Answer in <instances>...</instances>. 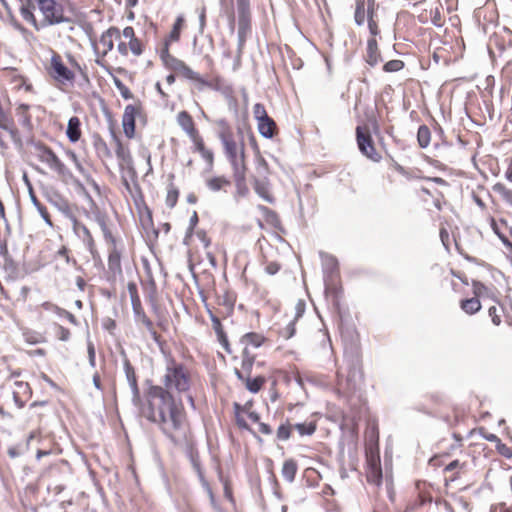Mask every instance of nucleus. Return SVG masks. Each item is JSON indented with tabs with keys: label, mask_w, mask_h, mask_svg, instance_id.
<instances>
[{
	"label": "nucleus",
	"mask_w": 512,
	"mask_h": 512,
	"mask_svg": "<svg viewBox=\"0 0 512 512\" xmlns=\"http://www.w3.org/2000/svg\"><path fill=\"white\" fill-rule=\"evenodd\" d=\"M37 151L38 159L42 163L46 164L52 171L57 173L62 179L67 180L73 177L71 171L50 147L40 145L37 147Z\"/></svg>",
	"instance_id": "1a4fd4ad"
},
{
	"label": "nucleus",
	"mask_w": 512,
	"mask_h": 512,
	"mask_svg": "<svg viewBox=\"0 0 512 512\" xmlns=\"http://www.w3.org/2000/svg\"><path fill=\"white\" fill-rule=\"evenodd\" d=\"M356 140L360 152L373 162H380L381 154L377 151L375 143L367 126H357Z\"/></svg>",
	"instance_id": "9d476101"
},
{
	"label": "nucleus",
	"mask_w": 512,
	"mask_h": 512,
	"mask_svg": "<svg viewBox=\"0 0 512 512\" xmlns=\"http://www.w3.org/2000/svg\"><path fill=\"white\" fill-rule=\"evenodd\" d=\"M474 297L465 298L460 301V308L467 314L473 315L481 309L480 297L489 294V289L482 282L478 280H472Z\"/></svg>",
	"instance_id": "f8f14e48"
},
{
	"label": "nucleus",
	"mask_w": 512,
	"mask_h": 512,
	"mask_svg": "<svg viewBox=\"0 0 512 512\" xmlns=\"http://www.w3.org/2000/svg\"><path fill=\"white\" fill-rule=\"evenodd\" d=\"M22 336L24 338V341L28 344L35 345L46 342L44 334L29 328H26L22 331Z\"/></svg>",
	"instance_id": "c03bdc74"
},
{
	"label": "nucleus",
	"mask_w": 512,
	"mask_h": 512,
	"mask_svg": "<svg viewBox=\"0 0 512 512\" xmlns=\"http://www.w3.org/2000/svg\"><path fill=\"white\" fill-rule=\"evenodd\" d=\"M426 501L430 502L431 498L427 499L424 495L419 494L418 499L412 503L408 504L404 510H397L396 512H408L409 510H413L418 506H422ZM373 512H392L388 508L386 504H379Z\"/></svg>",
	"instance_id": "58836bf2"
},
{
	"label": "nucleus",
	"mask_w": 512,
	"mask_h": 512,
	"mask_svg": "<svg viewBox=\"0 0 512 512\" xmlns=\"http://www.w3.org/2000/svg\"><path fill=\"white\" fill-rule=\"evenodd\" d=\"M404 68V62L399 59H393L386 62L383 66V70L388 73L398 72Z\"/></svg>",
	"instance_id": "bf43d9fd"
},
{
	"label": "nucleus",
	"mask_w": 512,
	"mask_h": 512,
	"mask_svg": "<svg viewBox=\"0 0 512 512\" xmlns=\"http://www.w3.org/2000/svg\"><path fill=\"white\" fill-rule=\"evenodd\" d=\"M54 332L55 336L61 341H67L71 336L70 330L60 324L54 325Z\"/></svg>",
	"instance_id": "052dcab7"
},
{
	"label": "nucleus",
	"mask_w": 512,
	"mask_h": 512,
	"mask_svg": "<svg viewBox=\"0 0 512 512\" xmlns=\"http://www.w3.org/2000/svg\"><path fill=\"white\" fill-rule=\"evenodd\" d=\"M35 7L42 15L41 20H37L31 7H22L20 14L22 18L31 24L35 30L39 31L49 26L61 24L68 21L65 16L64 8L57 0H32Z\"/></svg>",
	"instance_id": "39448f33"
},
{
	"label": "nucleus",
	"mask_w": 512,
	"mask_h": 512,
	"mask_svg": "<svg viewBox=\"0 0 512 512\" xmlns=\"http://www.w3.org/2000/svg\"><path fill=\"white\" fill-rule=\"evenodd\" d=\"M253 115L257 122L263 120L264 118L269 117L265 106L262 103H256L253 106Z\"/></svg>",
	"instance_id": "680f3d73"
},
{
	"label": "nucleus",
	"mask_w": 512,
	"mask_h": 512,
	"mask_svg": "<svg viewBox=\"0 0 512 512\" xmlns=\"http://www.w3.org/2000/svg\"><path fill=\"white\" fill-rule=\"evenodd\" d=\"M126 378L133 392L134 401H140V391L137 382L136 372L129 361L125 362L124 365Z\"/></svg>",
	"instance_id": "4c0bfd02"
},
{
	"label": "nucleus",
	"mask_w": 512,
	"mask_h": 512,
	"mask_svg": "<svg viewBox=\"0 0 512 512\" xmlns=\"http://www.w3.org/2000/svg\"><path fill=\"white\" fill-rule=\"evenodd\" d=\"M185 27L186 24L184 16H177L171 31L164 39V45L162 49H167L169 51L170 45L180 40L181 32L184 30Z\"/></svg>",
	"instance_id": "cd10ccee"
},
{
	"label": "nucleus",
	"mask_w": 512,
	"mask_h": 512,
	"mask_svg": "<svg viewBox=\"0 0 512 512\" xmlns=\"http://www.w3.org/2000/svg\"><path fill=\"white\" fill-rule=\"evenodd\" d=\"M257 209L261 213L263 220L267 225L276 230L284 231L280 216L276 211L264 205H258Z\"/></svg>",
	"instance_id": "c756f323"
},
{
	"label": "nucleus",
	"mask_w": 512,
	"mask_h": 512,
	"mask_svg": "<svg viewBox=\"0 0 512 512\" xmlns=\"http://www.w3.org/2000/svg\"><path fill=\"white\" fill-rule=\"evenodd\" d=\"M97 223L99 224L104 240L108 250V275L109 279L116 280L123 276L122 258L124 254V245L120 239L114 236L104 215L97 216Z\"/></svg>",
	"instance_id": "423d86ee"
},
{
	"label": "nucleus",
	"mask_w": 512,
	"mask_h": 512,
	"mask_svg": "<svg viewBox=\"0 0 512 512\" xmlns=\"http://www.w3.org/2000/svg\"><path fill=\"white\" fill-rule=\"evenodd\" d=\"M430 22L436 27H442L445 24V17L443 15V6L437 4L429 10Z\"/></svg>",
	"instance_id": "37998d69"
},
{
	"label": "nucleus",
	"mask_w": 512,
	"mask_h": 512,
	"mask_svg": "<svg viewBox=\"0 0 512 512\" xmlns=\"http://www.w3.org/2000/svg\"><path fill=\"white\" fill-rule=\"evenodd\" d=\"M176 122L189 139L200 133L194 118L186 110L177 113Z\"/></svg>",
	"instance_id": "393cba45"
},
{
	"label": "nucleus",
	"mask_w": 512,
	"mask_h": 512,
	"mask_svg": "<svg viewBox=\"0 0 512 512\" xmlns=\"http://www.w3.org/2000/svg\"><path fill=\"white\" fill-rule=\"evenodd\" d=\"M71 220L74 233L78 236V238H80L83 241L87 250L91 253L93 258L98 256L96 242L88 227L84 223L79 221L76 217H71Z\"/></svg>",
	"instance_id": "dca6fc26"
},
{
	"label": "nucleus",
	"mask_w": 512,
	"mask_h": 512,
	"mask_svg": "<svg viewBox=\"0 0 512 512\" xmlns=\"http://www.w3.org/2000/svg\"><path fill=\"white\" fill-rule=\"evenodd\" d=\"M144 291L146 294V298L152 307L153 312L156 315H158L159 314L158 291H157V285L153 279H151L147 284H145Z\"/></svg>",
	"instance_id": "c9c22d12"
},
{
	"label": "nucleus",
	"mask_w": 512,
	"mask_h": 512,
	"mask_svg": "<svg viewBox=\"0 0 512 512\" xmlns=\"http://www.w3.org/2000/svg\"><path fill=\"white\" fill-rule=\"evenodd\" d=\"M237 5H238L239 12L241 14L239 34H240V36H243L244 32H245V28L243 25V23H244L243 15L249 10L250 0H237Z\"/></svg>",
	"instance_id": "6e6d98bb"
},
{
	"label": "nucleus",
	"mask_w": 512,
	"mask_h": 512,
	"mask_svg": "<svg viewBox=\"0 0 512 512\" xmlns=\"http://www.w3.org/2000/svg\"><path fill=\"white\" fill-rule=\"evenodd\" d=\"M325 293L328 297L332 298V301L334 303L338 302V299L342 293L341 286H338L337 284H326Z\"/></svg>",
	"instance_id": "13d9d810"
},
{
	"label": "nucleus",
	"mask_w": 512,
	"mask_h": 512,
	"mask_svg": "<svg viewBox=\"0 0 512 512\" xmlns=\"http://www.w3.org/2000/svg\"><path fill=\"white\" fill-rule=\"evenodd\" d=\"M417 142L421 148H427L431 142V130L427 125H421L417 132Z\"/></svg>",
	"instance_id": "49530a36"
},
{
	"label": "nucleus",
	"mask_w": 512,
	"mask_h": 512,
	"mask_svg": "<svg viewBox=\"0 0 512 512\" xmlns=\"http://www.w3.org/2000/svg\"><path fill=\"white\" fill-rule=\"evenodd\" d=\"M294 426L289 420L282 423L277 429V438L281 441H286L291 437Z\"/></svg>",
	"instance_id": "8fccbe9b"
},
{
	"label": "nucleus",
	"mask_w": 512,
	"mask_h": 512,
	"mask_svg": "<svg viewBox=\"0 0 512 512\" xmlns=\"http://www.w3.org/2000/svg\"><path fill=\"white\" fill-rule=\"evenodd\" d=\"M145 50L146 43L136 36L132 26H127L121 31L117 51L122 57H128L131 54L138 58L144 54Z\"/></svg>",
	"instance_id": "0eeeda50"
},
{
	"label": "nucleus",
	"mask_w": 512,
	"mask_h": 512,
	"mask_svg": "<svg viewBox=\"0 0 512 512\" xmlns=\"http://www.w3.org/2000/svg\"><path fill=\"white\" fill-rule=\"evenodd\" d=\"M368 30L370 33V37L377 38V36H380L381 30L379 27V19L377 13L373 16L369 17L367 20Z\"/></svg>",
	"instance_id": "3c124183"
},
{
	"label": "nucleus",
	"mask_w": 512,
	"mask_h": 512,
	"mask_svg": "<svg viewBox=\"0 0 512 512\" xmlns=\"http://www.w3.org/2000/svg\"><path fill=\"white\" fill-rule=\"evenodd\" d=\"M198 380L196 371L170 359L162 377V385H151L144 394L141 414L156 424L175 445L187 444L192 437L184 403L178 395H187Z\"/></svg>",
	"instance_id": "f257e3e1"
},
{
	"label": "nucleus",
	"mask_w": 512,
	"mask_h": 512,
	"mask_svg": "<svg viewBox=\"0 0 512 512\" xmlns=\"http://www.w3.org/2000/svg\"><path fill=\"white\" fill-rule=\"evenodd\" d=\"M159 57L167 70L174 72L179 79L189 81L199 91L204 88L218 90L223 86V79L220 76L208 77L201 75L183 60L171 54L167 49H162Z\"/></svg>",
	"instance_id": "20e7f679"
},
{
	"label": "nucleus",
	"mask_w": 512,
	"mask_h": 512,
	"mask_svg": "<svg viewBox=\"0 0 512 512\" xmlns=\"http://www.w3.org/2000/svg\"><path fill=\"white\" fill-rule=\"evenodd\" d=\"M206 310L209 315V318L212 323V328L217 336V340L219 344L222 346V348L227 352L231 353V345L228 339V335L224 329V326L221 322V319H223L221 316L216 314L207 304H206Z\"/></svg>",
	"instance_id": "6ab92c4d"
},
{
	"label": "nucleus",
	"mask_w": 512,
	"mask_h": 512,
	"mask_svg": "<svg viewBox=\"0 0 512 512\" xmlns=\"http://www.w3.org/2000/svg\"><path fill=\"white\" fill-rule=\"evenodd\" d=\"M251 184L255 193L269 204H274L276 198L268 177H251Z\"/></svg>",
	"instance_id": "aec40b11"
},
{
	"label": "nucleus",
	"mask_w": 512,
	"mask_h": 512,
	"mask_svg": "<svg viewBox=\"0 0 512 512\" xmlns=\"http://www.w3.org/2000/svg\"><path fill=\"white\" fill-rule=\"evenodd\" d=\"M366 462L370 469V474L367 478L370 481L379 483L382 478V471L380 467L379 450L376 444L369 443L365 447Z\"/></svg>",
	"instance_id": "4468645a"
},
{
	"label": "nucleus",
	"mask_w": 512,
	"mask_h": 512,
	"mask_svg": "<svg viewBox=\"0 0 512 512\" xmlns=\"http://www.w3.org/2000/svg\"><path fill=\"white\" fill-rule=\"evenodd\" d=\"M489 316L492 319V322L498 326L501 324V317L504 314V308L502 305H493L488 310Z\"/></svg>",
	"instance_id": "5fc2aeb1"
},
{
	"label": "nucleus",
	"mask_w": 512,
	"mask_h": 512,
	"mask_svg": "<svg viewBox=\"0 0 512 512\" xmlns=\"http://www.w3.org/2000/svg\"><path fill=\"white\" fill-rule=\"evenodd\" d=\"M29 108H30V106L28 104H20L16 109L17 114L24 118L25 123H30V120H31V116L29 114Z\"/></svg>",
	"instance_id": "69168bd1"
},
{
	"label": "nucleus",
	"mask_w": 512,
	"mask_h": 512,
	"mask_svg": "<svg viewBox=\"0 0 512 512\" xmlns=\"http://www.w3.org/2000/svg\"><path fill=\"white\" fill-rule=\"evenodd\" d=\"M94 147L98 158L102 162L112 159V151L105 140H103L102 138L98 139L97 141H95Z\"/></svg>",
	"instance_id": "79ce46f5"
},
{
	"label": "nucleus",
	"mask_w": 512,
	"mask_h": 512,
	"mask_svg": "<svg viewBox=\"0 0 512 512\" xmlns=\"http://www.w3.org/2000/svg\"><path fill=\"white\" fill-rule=\"evenodd\" d=\"M259 133L265 138H273L278 133L275 121L269 116L257 122Z\"/></svg>",
	"instance_id": "e433bc0d"
},
{
	"label": "nucleus",
	"mask_w": 512,
	"mask_h": 512,
	"mask_svg": "<svg viewBox=\"0 0 512 512\" xmlns=\"http://www.w3.org/2000/svg\"><path fill=\"white\" fill-rule=\"evenodd\" d=\"M487 439L497 441L496 449L501 455H503L507 458H510L512 456L511 449L509 447H507L505 444H502L500 442V440L495 435H491V436L487 437Z\"/></svg>",
	"instance_id": "e2e57ef3"
},
{
	"label": "nucleus",
	"mask_w": 512,
	"mask_h": 512,
	"mask_svg": "<svg viewBox=\"0 0 512 512\" xmlns=\"http://www.w3.org/2000/svg\"><path fill=\"white\" fill-rule=\"evenodd\" d=\"M45 71L54 85L62 91L74 86L77 74L90 83L86 68L81 66L72 53H66L64 58L59 52L51 49L50 58L45 63Z\"/></svg>",
	"instance_id": "f03ea898"
},
{
	"label": "nucleus",
	"mask_w": 512,
	"mask_h": 512,
	"mask_svg": "<svg viewBox=\"0 0 512 512\" xmlns=\"http://www.w3.org/2000/svg\"><path fill=\"white\" fill-rule=\"evenodd\" d=\"M0 72V77L11 85L13 90L20 91L24 89L25 92L29 93L33 91V85L20 69L16 67H4L0 69Z\"/></svg>",
	"instance_id": "9b49d317"
},
{
	"label": "nucleus",
	"mask_w": 512,
	"mask_h": 512,
	"mask_svg": "<svg viewBox=\"0 0 512 512\" xmlns=\"http://www.w3.org/2000/svg\"><path fill=\"white\" fill-rule=\"evenodd\" d=\"M121 37V31L116 26H111L104 32H102L99 44L102 48L99 57L96 59V63L100 66H104L103 61L106 55L113 50L114 48V39H118Z\"/></svg>",
	"instance_id": "2eb2a0df"
},
{
	"label": "nucleus",
	"mask_w": 512,
	"mask_h": 512,
	"mask_svg": "<svg viewBox=\"0 0 512 512\" xmlns=\"http://www.w3.org/2000/svg\"><path fill=\"white\" fill-rule=\"evenodd\" d=\"M102 326L109 333L113 334L117 327V324L114 319L107 317V318L103 319Z\"/></svg>",
	"instance_id": "774afa93"
},
{
	"label": "nucleus",
	"mask_w": 512,
	"mask_h": 512,
	"mask_svg": "<svg viewBox=\"0 0 512 512\" xmlns=\"http://www.w3.org/2000/svg\"><path fill=\"white\" fill-rule=\"evenodd\" d=\"M112 139L115 148V154L119 162L120 168H129L133 164V157L130 148L124 144L121 138L115 133L112 134Z\"/></svg>",
	"instance_id": "4be33fe9"
},
{
	"label": "nucleus",
	"mask_w": 512,
	"mask_h": 512,
	"mask_svg": "<svg viewBox=\"0 0 512 512\" xmlns=\"http://www.w3.org/2000/svg\"><path fill=\"white\" fill-rule=\"evenodd\" d=\"M248 139L250 144L257 150V157L255 160V171L256 174L252 177H268L271 173L270 166L267 162V160L261 155L257 143V139L254 135V133L249 130L248 132Z\"/></svg>",
	"instance_id": "b1692460"
},
{
	"label": "nucleus",
	"mask_w": 512,
	"mask_h": 512,
	"mask_svg": "<svg viewBox=\"0 0 512 512\" xmlns=\"http://www.w3.org/2000/svg\"><path fill=\"white\" fill-rule=\"evenodd\" d=\"M216 303L218 308L214 312L223 319H226L234 312L236 295L232 291L225 290L222 293L216 294Z\"/></svg>",
	"instance_id": "a211bd4d"
},
{
	"label": "nucleus",
	"mask_w": 512,
	"mask_h": 512,
	"mask_svg": "<svg viewBox=\"0 0 512 512\" xmlns=\"http://www.w3.org/2000/svg\"><path fill=\"white\" fill-rule=\"evenodd\" d=\"M236 376L239 380H241L246 389L251 393H258L266 384L267 379L264 376H257L255 378H251L248 374H244L242 371L236 369Z\"/></svg>",
	"instance_id": "bb28decb"
},
{
	"label": "nucleus",
	"mask_w": 512,
	"mask_h": 512,
	"mask_svg": "<svg viewBox=\"0 0 512 512\" xmlns=\"http://www.w3.org/2000/svg\"><path fill=\"white\" fill-rule=\"evenodd\" d=\"M247 172L248 170L232 172L234 182L233 197L236 201H240L250 196V189L247 183Z\"/></svg>",
	"instance_id": "412c9836"
},
{
	"label": "nucleus",
	"mask_w": 512,
	"mask_h": 512,
	"mask_svg": "<svg viewBox=\"0 0 512 512\" xmlns=\"http://www.w3.org/2000/svg\"><path fill=\"white\" fill-rule=\"evenodd\" d=\"M113 83H114L115 87L117 88V90L119 91L122 98H124L125 100H130V99L134 98L132 91L119 78L114 77Z\"/></svg>",
	"instance_id": "603ef678"
},
{
	"label": "nucleus",
	"mask_w": 512,
	"mask_h": 512,
	"mask_svg": "<svg viewBox=\"0 0 512 512\" xmlns=\"http://www.w3.org/2000/svg\"><path fill=\"white\" fill-rule=\"evenodd\" d=\"M365 60L370 66H376L382 61L377 38L369 37L367 40Z\"/></svg>",
	"instance_id": "7c9ffc66"
},
{
	"label": "nucleus",
	"mask_w": 512,
	"mask_h": 512,
	"mask_svg": "<svg viewBox=\"0 0 512 512\" xmlns=\"http://www.w3.org/2000/svg\"><path fill=\"white\" fill-rule=\"evenodd\" d=\"M221 481L223 483L224 496L230 502H234L233 489L230 480L221 476Z\"/></svg>",
	"instance_id": "0e129e2a"
},
{
	"label": "nucleus",
	"mask_w": 512,
	"mask_h": 512,
	"mask_svg": "<svg viewBox=\"0 0 512 512\" xmlns=\"http://www.w3.org/2000/svg\"><path fill=\"white\" fill-rule=\"evenodd\" d=\"M66 136L71 143L78 142L82 137L81 120L77 116L69 119Z\"/></svg>",
	"instance_id": "473e14b6"
},
{
	"label": "nucleus",
	"mask_w": 512,
	"mask_h": 512,
	"mask_svg": "<svg viewBox=\"0 0 512 512\" xmlns=\"http://www.w3.org/2000/svg\"><path fill=\"white\" fill-rule=\"evenodd\" d=\"M198 475H199V479H200L202 487L205 489V491L207 492V494L209 496L211 504L215 507L216 506V497L212 490L211 485L205 479L204 474L202 473V471L200 469H198Z\"/></svg>",
	"instance_id": "4d7b16f0"
},
{
	"label": "nucleus",
	"mask_w": 512,
	"mask_h": 512,
	"mask_svg": "<svg viewBox=\"0 0 512 512\" xmlns=\"http://www.w3.org/2000/svg\"><path fill=\"white\" fill-rule=\"evenodd\" d=\"M294 429H296L300 436H310L315 433L317 430V421L310 420L305 421L303 423H298L293 425Z\"/></svg>",
	"instance_id": "a18cd8bd"
},
{
	"label": "nucleus",
	"mask_w": 512,
	"mask_h": 512,
	"mask_svg": "<svg viewBox=\"0 0 512 512\" xmlns=\"http://www.w3.org/2000/svg\"><path fill=\"white\" fill-rule=\"evenodd\" d=\"M13 399L19 408H22L30 397L31 389L27 382L15 381Z\"/></svg>",
	"instance_id": "c85d7f7f"
},
{
	"label": "nucleus",
	"mask_w": 512,
	"mask_h": 512,
	"mask_svg": "<svg viewBox=\"0 0 512 512\" xmlns=\"http://www.w3.org/2000/svg\"><path fill=\"white\" fill-rule=\"evenodd\" d=\"M206 186L213 192L227 191L231 186V180L225 175L213 176L206 180Z\"/></svg>",
	"instance_id": "f704fd0d"
},
{
	"label": "nucleus",
	"mask_w": 512,
	"mask_h": 512,
	"mask_svg": "<svg viewBox=\"0 0 512 512\" xmlns=\"http://www.w3.org/2000/svg\"><path fill=\"white\" fill-rule=\"evenodd\" d=\"M190 141L192 143L191 151L198 154L204 161L207 170L211 171L215 165V154L213 149L207 145L201 132L190 138Z\"/></svg>",
	"instance_id": "ddd939ff"
},
{
	"label": "nucleus",
	"mask_w": 512,
	"mask_h": 512,
	"mask_svg": "<svg viewBox=\"0 0 512 512\" xmlns=\"http://www.w3.org/2000/svg\"><path fill=\"white\" fill-rule=\"evenodd\" d=\"M363 380V368L359 360H353L349 364L348 373L346 376V391L353 392L356 390L357 385Z\"/></svg>",
	"instance_id": "5701e85b"
},
{
	"label": "nucleus",
	"mask_w": 512,
	"mask_h": 512,
	"mask_svg": "<svg viewBox=\"0 0 512 512\" xmlns=\"http://www.w3.org/2000/svg\"><path fill=\"white\" fill-rule=\"evenodd\" d=\"M281 269V264L277 261H270L265 263V271L269 275H275Z\"/></svg>",
	"instance_id": "338daca9"
},
{
	"label": "nucleus",
	"mask_w": 512,
	"mask_h": 512,
	"mask_svg": "<svg viewBox=\"0 0 512 512\" xmlns=\"http://www.w3.org/2000/svg\"><path fill=\"white\" fill-rule=\"evenodd\" d=\"M298 470L297 463L294 459H287L282 465V476L288 482H293Z\"/></svg>",
	"instance_id": "a19ab883"
},
{
	"label": "nucleus",
	"mask_w": 512,
	"mask_h": 512,
	"mask_svg": "<svg viewBox=\"0 0 512 512\" xmlns=\"http://www.w3.org/2000/svg\"><path fill=\"white\" fill-rule=\"evenodd\" d=\"M174 178H175L174 174H169V176H168L169 183L167 184V187H166L167 193H166L165 203H166L167 207L170 209H173L177 205V202H178V199L180 196V191L174 183Z\"/></svg>",
	"instance_id": "72a5a7b5"
},
{
	"label": "nucleus",
	"mask_w": 512,
	"mask_h": 512,
	"mask_svg": "<svg viewBox=\"0 0 512 512\" xmlns=\"http://www.w3.org/2000/svg\"><path fill=\"white\" fill-rule=\"evenodd\" d=\"M138 322H140L144 327L147 329V331L150 333L152 339L155 342H160L161 335L156 331L155 325L153 321L146 315H142L141 317L136 319Z\"/></svg>",
	"instance_id": "09e8293b"
},
{
	"label": "nucleus",
	"mask_w": 512,
	"mask_h": 512,
	"mask_svg": "<svg viewBox=\"0 0 512 512\" xmlns=\"http://www.w3.org/2000/svg\"><path fill=\"white\" fill-rule=\"evenodd\" d=\"M241 343L245 346L243 354H248V347L259 348L263 346L268 339L261 333L248 332L241 337Z\"/></svg>",
	"instance_id": "2f4dec72"
},
{
	"label": "nucleus",
	"mask_w": 512,
	"mask_h": 512,
	"mask_svg": "<svg viewBox=\"0 0 512 512\" xmlns=\"http://www.w3.org/2000/svg\"><path fill=\"white\" fill-rule=\"evenodd\" d=\"M233 410L236 425L240 429L250 430V427L245 419V416H247V411L236 408H233Z\"/></svg>",
	"instance_id": "864d4df0"
},
{
	"label": "nucleus",
	"mask_w": 512,
	"mask_h": 512,
	"mask_svg": "<svg viewBox=\"0 0 512 512\" xmlns=\"http://www.w3.org/2000/svg\"><path fill=\"white\" fill-rule=\"evenodd\" d=\"M215 126L223 154L231 167V171L248 170L243 132L240 129L235 132L230 122L224 118L216 120Z\"/></svg>",
	"instance_id": "7ed1b4c3"
},
{
	"label": "nucleus",
	"mask_w": 512,
	"mask_h": 512,
	"mask_svg": "<svg viewBox=\"0 0 512 512\" xmlns=\"http://www.w3.org/2000/svg\"><path fill=\"white\" fill-rule=\"evenodd\" d=\"M253 401L249 400L245 404L241 405L240 403L235 402L233 404V408L241 409L247 411V417L253 422V423H259L260 416L259 414L253 410Z\"/></svg>",
	"instance_id": "de8ad7c7"
},
{
	"label": "nucleus",
	"mask_w": 512,
	"mask_h": 512,
	"mask_svg": "<svg viewBox=\"0 0 512 512\" xmlns=\"http://www.w3.org/2000/svg\"><path fill=\"white\" fill-rule=\"evenodd\" d=\"M376 0H355L354 21L358 26L364 25L366 20L377 13Z\"/></svg>",
	"instance_id": "f3484780"
},
{
	"label": "nucleus",
	"mask_w": 512,
	"mask_h": 512,
	"mask_svg": "<svg viewBox=\"0 0 512 512\" xmlns=\"http://www.w3.org/2000/svg\"><path fill=\"white\" fill-rule=\"evenodd\" d=\"M195 235L201 243L202 247L206 250L207 258L213 265H215V256L211 251H209V248L211 247V238L208 236L205 230H197Z\"/></svg>",
	"instance_id": "ea45409f"
},
{
	"label": "nucleus",
	"mask_w": 512,
	"mask_h": 512,
	"mask_svg": "<svg viewBox=\"0 0 512 512\" xmlns=\"http://www.w3.org/2000/svg\"><path fill=\"white\" fill-rule=\"evenodd\" d=\"M491 226L497 234V236L502 240V242L508 246L512 247V242L510 241V238L512 237V227L508 224V222L503 219H491Z\"/></svg>",
	"instance_id": "a878e982"
},
{
	"label": "nucleus",
	"mask_w": 512,
	"mask_h": 512,
	"mask_svg": "<svg viewBox=\"0 0 512 512\" xmlns=\"http://www.w3.org/2000/svg\"><path fill=\"white\" fill-rule=\"evenodd\" d=\"M147 114L145 106L141 100H136L132 104L125 106L122 114L123 133L128 139H133L136 134V120L146 122Z\"/></svg>",
	"instance_id": "6e6552de"
}]
</instances>
